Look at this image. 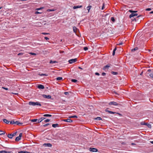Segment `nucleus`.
I'll use <instances>...</instances> for the list:
<instances>
[{"instance_id": "obj_1", "label": "nucleus", "mask_w": 153, "mask_h": 153, "mask_svg": "<svg viewBox=\"0 0 153 153\" xmlns=\"http://www.w3.org/2000/svg\"><path fill=\"white\" fill-rule=\"evenodd\" d=\"M29 104L30 105H39L40 106H41L42 105L41 103L39 102H29Z\"/></svg>"}, {"instance_id": "obj_2", "label": "nucleus", "mask_w": 153, "mask_h": 153, "mask_svg": "<svg viewBox=\"0 0 153 153\" xmlns=\"http://www.w3.org/2000/svg\"><path fill=\"white\" fill-rule=\"evenodd\" d=\"M140 124L141 125H146L149 128H152L151 125L150 124L147 123H145L144 122H141Z\"/></svg>"}, {"instance_id": "obj_3", "label": "nucleus", "mask_w": 153, "mask_h": 153, "mask_svg": "<svg viewBox=\"0 0 153 153\" xmlns=\"http://www.w3.org/2000/svg\"><path fill=\"white\" fill-rule=\"evenodd\" d=\"M22 133H21L19 134V136L16 137L15 139V141H18L20 140L21 139V138L22 137Z\"/></svg>"}, {"instance_id": "obj_4", "label": "nucleus", "mask_w": 153, "mask_h": 153, "mask_svg": "<svg viewBox=\"0 0 153 153\" xmlns=\"http://www.w3.org/2000/svg\"><path fill=\"white\" fill-rule=\"evenodd\" d=\"M77 61V59H71L68 61V62L70 64H72L74 63Z\"/></svg>"}, {"instance_id": "obj_5", "label": "nucleus", "mask_w": 153, "mask_h": 153, "mask_svg": "<svg viewBox=\"0 0 153 153\" xmlns=\"http://www.w3.org/2000/svg\"><path fill=\"white\" fill-rule=\"evenodd\" d=\"M108 104L109 105H118V104L117 102L114 101L110 102Z\"/></svg>"}, {"instance_id": "obj_6", "label": "nucleus", "mask_w": 153, "mask_h": 153, "mask_svg": "<svg viewBox=\"0 0 153 153\" xmlns=\"http://www.w3.org/2000/svg\"><path fill=\"white\" fill-rule=\"evenodd\" d=\"M89 150L90 151L92 152H97L98 151L97 149L94 148H90Z\"/></svg>"}, {"instance_id": "obj_7", "label": "nucleus", "mask_w": 153, "mask_h": 153, "mask_svg": "<svg viewBox=\"0 0 153 153\" xmlns=\"http://www.w3.org/2000/svg\"><path fill=\"white\" fill-rule=\"evenodd\" d=\"M42 96L44 98H46L48 99H51V95H47L45 94H42Z\"/></svg>"}, {"instance_id": "obj_8", "label": "nucleus", "mask_w": 153, "mask_h": 153, "mask_svg": "<svg viewBox=\"0 0 153 153\" xmlns=\"http://www.w3.org/2000/svg\"><path fill=\"white\" fill-rule=\"evenodd\" d=\"M56 135L59 139H60L61 140H63V138L62 137V135L61 134H60L59 133H57L56 134Z\"/></svg>"}, {"instance_id": "obj_9", "label": "nucleus", "mask_w": 153, "mask_h": 153, "mask_svg": "<svg viewBox=\"0 0 153 153\" xmlns=\"http://www.w3.org/2000/svg\"><path fill=\"white\" fill-rule=\"evenodd\" d=\"M111 65V64H108L104 66L103 69L105 70L107 69H108L109 67H110Z\"/></svg>"}, {"instance_id": "obj_10", "label": "nucleus", "mask_w": 153, "mask_h": 153, "mask_svg": "<svg viewBox=\"0 0 153 153\" xmlns=\"http://www.w3.org/2000/svg\"><path fill=\"white\" fill-rule=\"evenodd\" d=\"M43 146L45 147H51L52 145L50 143H45L43 144Z\"/></svg>"}, {"instance_id": "obj_11", "label": "nucleus", "mask_w": 153, "mask_h": 153, "mask_svg": "<svg viewBox=\"0 0 153 153\" xmlns=\"http://www.w3.org/2000/svg\"><path fill=\"white\" fill-rule=\"evenodd\" d=\"M109 109V108H107L105 109V111L106 112H108L110 114H114L115 113V112L112 111H109L108 109Z\"/></svg>"}, {"instance_id": "obj_12", "label": "nucleus", "mask_w": 153, "mask_h": 153, "mask_svg": "<svg viewBox=\"0 0 153 153\" xmlns=\"http://www.w3.org/2000/svg\"><path fill=\"white\" fill-rule=\"evenodd\" d=\"M138 14L137 13H131L129 16V17L130 18H131V17H133L137 16Z\"/></svg>"}, {"instance_id": "obj_13", "label": "nucleus", "mask_w": 153, "mask_h": 153, "mask_svg": "<svg viewBox=\"0 0 153 153\" xmlns=\"http://www.w3.org/2000/svg\"><path fill=\"white\" fill-rule=\"evenodd\" d=\"M37 87L38 88L40 89H44L45 88L44 85L41 84L39 85Z\"/></svg>"}, {"instance_id": "obj_14", "label": "nucleus", "mask_w": 153, "mask_h": 153, "mask_svg": "<svg viewBox=\"0 0 153 153\" xmlns=\"http://www.w3.org/2000/svg\"><path fill=\"white\" fill-rule=\"evenodd\" d=\"M63 121L69 122V123H72V120H71V119H64L63 120Z\"/></svg>"}, {"instance_id": "obj_15", "label": "nucleus", "mask_w": 153, "mask_h": 153, "mask_svg": "<svg viewBox=\"0 0 153 153\" xmlns=\"http://www.w3.org/2000/svg\"><path fill=\"white\" fill-rule=\"evenodd\" d=\"M45 119V117H41L40 119H39L38 120L37 123H40L43 120Z\"/></svg>"}, {"instance_id": "obj_16", "label": "nucleus", "mask_w": 153, "mask_h": 153, "mask_svg": "<svg viewBox=\"0 0 153 153\" xmlns=\"http://www.w3.org/2000/svg\"><path fill=\"white\" fill-rule=\"evenodd\" d=\"M23 123L20 122L18 121H16V122L15 124L18 125L19 126H21L23 124Z\"/></svg>"}, {"instance_id": "obj_17", "label": "nucleus", "mask_w": 153, "mask_h": 153, "mask_svg": "<svg viewBox=\"0 0 153 153\" xmlns=\"http://www.w3.org/2000/svg\"><path fill=\"white\" fill-rule=\"evenodd\" d=\"M11 152L6 151L4 150L0 151V153H10Z\"/></svg>"}, {"instance_id": "obj_18", "label": "nucleus", "mask_w": 153, "mask_h": 153, "mask_svg": "<svg viewBox=\"0 0 153 153\" xmlns=\"http://www.w3.org/2000/svg\"><path fill=\"white\" fill-rule=\"evenodd\" d=\"M52 126L53 128H56V127H58L59 126V125L57 124H53L52 125Z\"/></svg>"}, {"instance_id": "obj_19", "label": "nucleus", "mask_w": 153, "mask_h": 153, "mask_svg": "<svg viewBox=\"0 0 153 153\" xmlns=\"http://www.w3.org/2000/svg\"><path fill=\"white\" fill-rule=\"evenodd\" d=\"M82 7V5L80 6H74L73 7V8L74 9H76L78 8H81Z\"/></svg>"}, {"instance_id": "obj_20", "label": "nucleus", "mask_w": 153, "mask_h": 153, "mask_svg": "<svg viewBox=\"0 0 153 153\" xmlns=\"http://www.w3.org/2000/svg\"><path fill=\"white\" fill-rule=\"evenodd\" d=\"M3 122L5 123H6L7 124L9 123L10 122V121L7 120L6 119H4L3 120Z\"/></svg>"}, {"instance_id": "obj_21", "label": "nucleus", "mask_w": 153, "mask_h": 153, "mask_svg": "<svg viewBox=\"0 0 153 153\" xmlns=\"http://www.w3.org/2000/svg\"><path fill=\"white\" fill-rule=\"evenodd\" d=\"M138 47H135V48H134V49H132L131 50V51L132 52H134V51H135L138 50Z\"/></svg>"}, {"instance_id": "obj_22", "label": "nucleus", "mask_w": 153, "mask_h": 153, "mask_svg": "<svg viewBox=\"0 0 153 153\" xmlns=\"http://www.w3.org/2000/svg\"><path fill=\"white\" fill-rule=\"evenodd\" d=\"M94 119L95 120H102V118L100 117H98L95 118Z\"/></svg>"}, {"instance_id": "obj_23", "label": "nucleus", "mask_w": 153, "mask_h": 153, "mask_svg": "<svg viewBox=\"0 0 153 153\" xmlns=\"http://www.w3.org/2000/svg\"><path fill=\"white\" fill-rule=\"evenodd\" d=\"M7 137L10 138L12 139L13 137L12 134H8L7 135Z\"/></svg>"}, {"instance_id": "obj_24", "label": "nucleus", "mask_w": 153, "mask_h": 153, "mask_svg": "<svg viewBox=\"0 0 153 153\" xmlns=\"http://www.w3.org/2000/svg\"><path fill=\"white\" fill-rule=\"evenodd\" d=\"M57 63V62L56 61H52V60H50V63L51 64H54Z\"/></svg>"}, {"instance_id": "obj_25", "label": "nucleus", "mask_w": 153, "mask_h": 153, "mask_svg": "<svg viewBox=\"0 0 153 153\" xmlns=\"http://www.w3.org/2000/svg\"><path fill=\"white\" fill-rule=\"evenodd\" d=\"M129 11L131 13H136L137 12V11H133L132 10H129Z\"/></svg>"}, {"instance_id": "obj_26", "label": "nucleus", "mask_w": 153, "mask_h": 153, "mask_svg": "<svg viewBox=\"0 0 153 153\" xmlns=\"http://www.w3.org/2000/svg\"><path fill=\"white\" fill-rule=\"evenodd\" d=\"M5 134V132L4 131H3L2 130H0V135L4 134Z\"/></svg>"}, {"instance_id": "obj_27", "label": "nucleus", "mask_w": 153, "mask_h": 153, "mask_svg": "<svg viewBox=\"0 0 153 153\" xmlns=\"http://www.w3.org/2000/svg\"><path fill=\"white\" fill-rule=\"evenodd\" d=\"M92 7L91 6H89L87 7V9L88 10V12H89V10Z\"/></svg>"}, {"instance_id": "obj_28", "label": "nucleus", "mask_w": 153, "mask_h": 153, "mask_svg": "<svg viewBox=\"0 0 153 153\" xmlns=\"http://www.w3.org/2000/svg\"><path fill=\"white\" fill-rule=\"evenodd\" d=\"M73 30L74 32L76 33V30L77 29V28L76 27L74 26L73 27Z\"/></svg>"}, {"instance_id": "obj_29", "label": "nucleus", "mask_w": 153, "mask_h": 153, "mask_svg": "<svg viewBox=\"0 0 153 153\" xmlns=\"http://www.w3.org/2000/svg\"><path fill=\"white\" fill-rule=\"evenodd\" d=\"M69 118H77V117L76 115H74V116H71L69 117Z\"/></svg>"}, {"instance_id": "obj_30", "label": "nucleus", "mask_w": 153, "mask_h": 153, "mask_svg": "<svg viewBox=\"0 0 153 153\" xmlns=\"http://www.w3.org/2000/svg\"><path fill=\"white\" fill-rule=\"evenodd\" d=\"M56 80L58 81L61 80L62 79V77H58L56 78Z\"/></svg>"}, {"instance_id": "obj_31", "label": "nucleus", "mask_w": 153, "mask_h": 153, "mask_svg": "<svg viewBox=\"0 0 153 153\" xmlns=\"http://www.w3.org/2000/svg\"><path fill=\"white\" fill-rule=\"evenodd\" d=\"M43 116L44 117H51L52 116V115L49 114H45L43 115Z\"/></svg>"}, {"instance_id": "obj_32", "label": "nucleus", "mask_w": 153, "mask_h": 153, "mask_svg": "<svg viewBox=\"0 0 153 153\" xmlns=\"http://www.w3.org/2000/svg\"><path fill=\"white\" fill-rule=\"evenodd\" d=\"M111 73L113 75H116L118 74V73L116 72L112 71Z\"/></svg>"}, {"instance_id": "obj_33", "label": "nucleus", "mask_w": 153, "mask_h": 153, "mask_svg": "<svg viewBox=\"0 0 153 153\" xmlns=\"http://www.w3.org/2000/svg\"><path fill=\"white\" fill-rule=\"evenodd\" d=\"M15 123H16V122H15L14 120H12L10 121V124H15Z\"/></svg>"}, {"instance_id": "obj_34", "label": "nucleus", "mask_w": 153, "mask_h": 153, "mask_svg": "<svg viewBox=\"0 0 153 153\" xmlns=\"http://www.w3.org/2000/svg\"><path fill=\"white\" fill-rule=\"evenodd\" d=\"M38 120L37 119H33L31 120V122H36L37 121H38Z\"/></svg>"}, {"instance_id": "obj_35", "label": "nucleus", "mask_w": 153, "mask_h": 153, "mask_svg": "<svg viewBox=\"0 0 153 153\" xmlns=\"http://www.w3.org/2000/svg\"><path fill=\"white\" fill-rule=\"evenodd\" d=\"M71 81L74 82H77V80L75 79H72Z\"/></svg>"}, {"instance_id": "obj_36", "label": "nucleus", "mask_w": 153, "mask_h": 153, "mask_svg": "<svg viewBox=\"0 0 153 153\" xmlns=\"http://www.w3.org/2000/svg\"><path fill=\"white\" fill-rule=\"evenodd\" d=\"M111 19L113 22H114L115 21V19L114 17H111Z\"/></svg>"}, {"instance_id": "obj_37", "label": "nucleus", "mask_w": 153, "mask_h": 153, "mask_svg": "<svg viewBox=\"0 0 153 153\" xmlns=\"http://www.w3.org/2000/svg\"><path fill=\"white\" fill-rule=\"evenodd\" d=\"M40 75L41 76H47L48 75L46 74H40Z\"/></svg>"}, {"instance_id": "obj_38", "label": "nucleus", "mask_w": 153, "mask_h": 153, "mask_svg": "<svg viewBox=\"0 0 153 153\" xmlns=\"http://www.w3.org/2000/svg\"><path fill=\"white\" fill-rule=\"evenodd\" d=\"M42 12H39L38 11H36L35 12V14H41Z\"/></svg>"}, {"instance_id": "obj_39", "label": "nucleus", "mask_w": 153, "mask_h": 153, "mask_svg": "<svg viewBox=\"0 0 153 153\" xmlns=\"http://www.w3.org/2000/svg\"><path fill=\"white\" fill-rule=\"evenodd\" d=\"M84 49L85 51H86L88 49V48L87 47H85L84 48Z\"/></svg>"}, {"instance_id": "obj_40", "label": "nucleus", "mask_w": 153, "mask_h": 153, "mask_svg": "<svg viewBox=\"0 0 153 153\" xmlns=\"http://www.w3.org/2000/svg\"><path fill=\"white\" fill-rule=\"evenodd\" d=\"M104 8H105V4H104V3L103 4V5L102 7V9L103 10L104 9Z\"/></svg>"}, {"instance_id": "obj_41", "label": "nucleus", "mask_w": 153, "mask_h": 153, "mask_svg": "<svg viewBox=\"0 0 153 153\" xmlns=\"http://www.w3.org/2000/svg\"><path fill=\"white\" fill-rule=\"evenodd\" d=\"M43 8V7H41L39 8H38L36 9V10H38L41 9H42Z\"/></svg>"}, {"instance_id": "obj_42", "label": "nucleus", "mask_w": 153, "mask_h": 153, "mask_svg": "<svg viewBox=\"0 0 153 153\" xmlns=\"http://www.w3.org/2000/svg\"><path fill=\"white\" fill-rule=\"evenodd\" d=\"M131 19L132 20V21H136V20H137V19H136V18H132Z\"/></svg>"}, {"instance_id": "obj_43", "label": "nucleus", "mask_w": 153, "mask_h": 153, "mask_svg": "<svg viewBox=\"0 0 153 153\" xmlns=\"http://www.w3.org/2000/svg\"><path fill=\"white\" fill-rule=\"evenodd\" d=\"M50 120L47 119H46V120H45L44 122H49L50 121Z\"/></svg>"}, {"instance_id": "obj_44", "label": "nucleus", "mask_w": 153, "mask_h": 153, "mask_svg": "<svg viewBox=\"0 0 153 153\" xmlns=\"http://www.w3.org/2000/svg\"><path fill=\"white\" fill-rule=\"evenodd\" d=\"M49 124H50L49 123H48V124H46L43 125V126H44V127H46L47 126H48Z\"/></svg>"}, {"instance_id": "obj_45", "label": "nucleus", "mask_w": 153, "mask_h": 153, "mask_svg": "<svg viewBox=\"0 0 153 153\" xmlns=\"http://www.w3.org/2000/svg\"><path fill=\"white\" fill-rule=\"evenodd\" d=\"M149 76L152 78H153V73H152V74H149Z\"/></svg>"}, {"instance_id": "obj_46", "label": "nucleus", "mask_w": 153, "mask_h": 153, "mask_svg": "<svg viewBox=\"0 0 153 153\" xmlns=\"http://www.w3.org/2000/svg\"><path fill=\"white\" fill-rule=\"evenodd\" d=\"M17 132H16L14 133H13L12 135V136H13H13H15L17 133Z\"/></svg>"}, {"instance_id": "obj_47", "label": "nucleus", "mask_w": 153, "mask_h": 153, "mask_svg": "<svg viewBox=\"0 0 153 153\" xmlns=\"http://www.w3.org/2000/svg\"><path fill=\"white\" fill-rule=\"evenodd\" d=\"M151 9L150 8H148L146 9V11H150L151 10Z\"/></svg>"}, {"instance_id": "obj_48", "label": "nucleus", "mask_w": 153, "mask_h": 153, "mask_svg": "<svg viewBox=\"0 0 153 153\" xmlns=\"http://www.w3.org/2000/svg\"><path fill=\"white\" fill-rule=\"evenodd\" d=\"M106 75V73L104 72H103L102 74V75L103 76H104Z\"/></svg>"}, {"instance_id": "obj_49", "label": "nucleus", "mask_w": 153, "mask_h": 153, "mask_svg": "<svg viewBox=\"0 0 153 153\" xmlns=\"http://www.w3.org/2000/svg\"><path fill=\"white\" fill-rule=\"evenodd\" d=\"M18 153H25V151H21L18 152Z\"/></svg>"}, {"instance_id": "obj_50", "label": "nucleus", "mask_w": 153, "mask_h": 153, "mask_svg": "<svg viewBox=\"0 0 153 153\" xmlns=\"http://www.w3.org/2000/svg\"><path fill=\"white\" fill-rule=\"evenodd\" d=\"M2 88L6 90H8V88H5V87H2Z\"/></svg>"}, {"instance_id": "obj_51", "label": "nucleus", "mask_w": 153, "mask_h": 153, "mask_svg": "<svg viewBox=\"0 0 153 153\" xmlns=\"http://www.w3.org/2000/svg\"><path fill=\"white\" fill-rule=\"evenodd\" d=\"M95 74L96 75H97V76H99L100 75V74L98 73V72H96L95 73Z\"/></svg>"}, {"instance_id": "obj_52", "label": "nucleus", "mask_w": 153, "mask_h": 153, "mask_svg": "<svg viewBox=\"0 0 153 153\" xmlns=\"http://www.w3.org/2000/svg\"><path fill=\"white\" fill-rule=\"evenodd\" d=\"M64 94L66 95H67L69 94V93L68 92H64Z\"/></svg>"}, {"instance_id": "obj_53", "label": "nucleus", "mask_w": 153, "mask_h": 153, "mask_svg": "<svg viewBox=\"0 0 153 153\" xmlns=\"http://www.w3.org/2000/svg\"><path fill=\"white\" fill-rule=\"evenodd\" d=\"M42 34H44V35H46V34H49V33H42Z\"/></svg>"}, {"instance_id": "obj_54", "label": "nucleus", "mask_w": 153, "mask_h": 153, "mask_svg": "<svg viewBox=\"0 0 153 153\" xmlns=\"http://www.w3.org/2000/svg\"><path fill=\"white\" fill-rule=\"evenodd\" d=\"M45 39H46V40H48L49 39V38H48V37H45Z\"/></svg>"}, {"instance_id": "obj_55", "label": "nucleus", "mask_w": 153, "mask_h": 153, "mask_svg": "<svg viewBox=\"0 0 153 153\" xmlns=\"http://www.w3.org/2000/svg\"><path fill=\"white\" fill-rule=\"evenodd\" d=\"M115 54V51H113V53H112V55L113 56H114Z\"/></svg>"}, {"instance_id": "obj_56", "label": "nucleus", "mask_w": 153, "mask_h": 153, "mask_svg": "<svg viewBox=\"0 0 153 153\" xmlns=\"http://www.w3.org/2000/svg\"><path fill=\"white\" fill-rule=\"evenodd\" d=\"M23 55V53H19L18 55Z\"/></svg>"}, {"instance_id": "obj_57", "label": "nucleus", "mask_w": 153, "mask_h": 153, "mask_svg": "<svg viewBox=\"0 0 153 153\" xmlns=\"http://www.w3.org/2000/svg\"><path fill=\"white\" fill-rule=\"evenodd\" d=\"M12 93L13 94H16V95H18V93Z\"/></svg>"}, {"instance_id": "obj_58", "label": "nucleus", "mask_w": 153, "mask_h": 153, "mask_svg": "<svg viewBox=\"0 0 153 153\" xmlns=\"http://www.w3.org/2000/svg\"><path fill=\"white\" fill-rule=\"evenodd\" d=\"M116 50H117V48L116 47H115L114 48V49L113 51H115Z\"/></svg>"}, {"instance_id": "obj_59", "label": "nucleus", "mask_w": 153, "mask_h": 153, "mask_svg": "<svg viewBox=\"0 0 153 153\" xmlns=\"http://www.w3.org/2000/svg\"><path fill=\"white\" fill-rule=\"evenodd\" d=\"M142 16V15H139V16H138L137 17V18H139V17H141Z\"/></svg>"}, {"instance_id": "obj_60", "label": "nucleus", "mask_w": 153, "mask_h": 153, "mask_svg": "<svg viewBox=\"0 0 153 153\" xmlns=\"http://www.w3.org/2000/svg\"><path fill=\"white\" fill-rule=\"evenodd\" d=\"M78 68L79 69H82V70L83 69L82 68H81L80 67H78Z\"/></svg>"}, {"instance_id": "obj_61", "label": "nucleus", "mask_w": 153, "mask_h": 153, "mask_svg": "<svg viewBox=\"0 0 153 153\" xmlns=\"http://www.w3.org/2000/svg\"><path fill=\"white\" fill-rule=\"evenodd\" d=\"M25 153H31V152H28L25 151Z\"/></svg>"}, {"instance_id": "obj_62", "label": "nucleus", "mask_w": 153, "mask_h": 153, "mask_svg": "<svg viewBox=\"0 0 153 153\" xmlns=\"http://www.w3.org/2000/svg\"><path fill=\"white\" fill-rule=\"evenodd\" d=\"M114 94H116V95H117V94H118L116 92L114 91Z\"/></svg>"}, {"instance_id": "obj_63", "label": "nucleus", "mask_w": 153, "mask_h": 153, "mask_svg": "<svg viewBox=\"0 0 153 153\" xmlns=\"http://www.w3.org/2000/svg\"><path fill=\"white\" fill-rule=\"evenodd\" d=\"M31 53V54L32 55H36L35 53Z\"/></svg>"}, {"instance_id": "obj_64", "label": "nucleus", "mask_w": 153, "mask_h": 153, "mask_svg": "<svg viewBox=\"0 0 153 153\" xmlns=\"http://www.w3.org/2000/svg\"><path fill=\"white\" fill-rule=\"evenodd\" d=\"M64 52V51H60V53H63Z\"/></svg>"}]
</instances>
